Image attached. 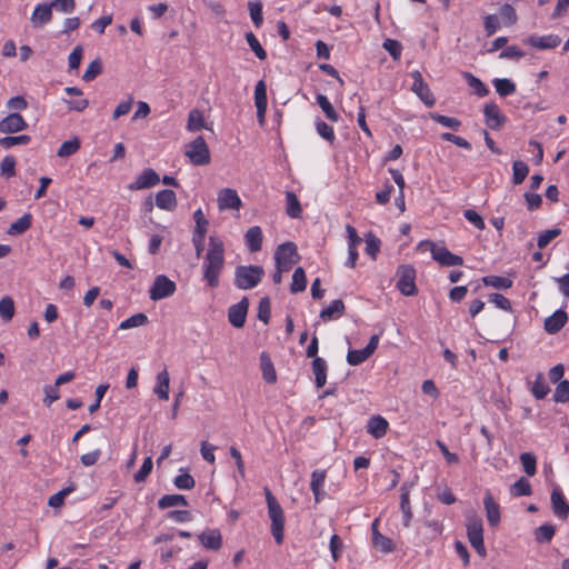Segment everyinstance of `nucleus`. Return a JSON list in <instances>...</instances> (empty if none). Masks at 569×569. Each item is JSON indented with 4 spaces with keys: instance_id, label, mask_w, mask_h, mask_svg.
Wrapping results in <instances>:
<instances>
[{
    "instance_id": "6",
    "label": "nucleus",
    "mask_w": 569,
    "mask_h": 569,
    "mask_svg": "<svg viewBox=\"0 0 569 569\" xmlns=\"http://www.w3.org/2000/svg\"><path fill=\"white\" fill-rule=\"evenodd\" d=\"M184 156L189 158L194 166H206L210 163V150L202 136L192 140L184 151Z\"/></svg>"
},
{
    "instance_id": "26",
    "label": "nucleus",
    "mask_w": 569,
    "mask_h": 569,
    "mask_svg": "<svg viewBox=\"0 0 569 569\" xmlns=\"http://www.w3.org/2000/svg\"><path fill=\"white\" fill-rule=\"evenodd\" d=\"M246 244L250 252H257L262 247V230L258 226H253L246 231L244 234Z\"/></svg>"
},
{
    "instance_id": "63",
    "label": "nucleus",
    "mask_w": 569,
    "mask_h": 569,
    "mask_svg": "<svg viewBox=\"0 0 569 569\" xmlns=\"http://www.w3.org/2000/svg\"><path fill=\"white\" fill-rule=\"evenodd\" d=\"M383 49L387 50L393 60H399L402 51V46L399 41L393 39H386L382 44Z\"/></svg>"
},
{
    "instance_id": "51",
    "label": "nucleus",
    "mask_w": 569,
    "mask_h": 569,
    "mask_svg": "<svg viewBox=\"0 0 569 569\" xmlns=\"http://www.w3.org/2000/svg\"><path fill=\"white\" fill-rule=\"evenodd\" d=\"M173 485L180 490H190L194 488L196 480L189 472H183L173 479Z\"/></svg>"
},
{
    "instance_id": "7",
    "label": "nucleus",
    "mask_w": 569,
    "mask_h": 569,
    "mask_svg": "<svg viewBox=\"0 0 569 569\" xmlns=\"http://www.w3.org/2000/svg\"><path fill=\"white\" fill-rule=\"evenodd\" d=\"M299 260L297 246L291 241L279 244L274 251L276 266H280L282 269H291Z\"/></svg>"
},
{
    "instance_id": "23",
    "label": "nucleus",
    "mask_w": 569,
    "mask_h": 569,
    "mask_svg": "<svg viewBox=\"0 0 569 569\" xmlns=\"http://www.w3.org/2000/svg\"><path fill=\"white\" fill-rule=\"evenodd\" d=\"M201 545L210 550H219L222 546V536L218 529H210L198 536Z\"/></svg>"
},
{
    "instance_id": "36",
    "label": "nucleus",
    "mask_w": 569,
    "mask_h": 569,
    "mask_svg": "<svg viewBox=\"0 0 569 569\" xmlns=\"http://www.w3.org/2000/svg\"><path fill=\"white\" fill-rule=\"evenodd\" d=\"M556 527L551 523H543L535 530V540L539 543L550 542L555 536Z\"/></svg>"
},
{
    "instance_id": "47",
    "label": "nucleus",
    "mask_w": 569,
    "mask_h": 569,
    "mask_svg": "<svg viewBox=\"0 0 569 569\" xmlns=\"http://www.w3.org/2000/svg\"><path fill=\"white\" fill-rule=\"evenodd\" d=\"M14 316V302L11 297L6 296L0 300V317L3 321H10Z\"/></svg>"
},
{
    "instance_id": "22",
    "label": "nucleus",
    "mask_w": 569,
    "mask_h": 569,
    "mask_svg": "<svg viewBox=\"0 0 569 569\" xmlns=\"http://www.w3.org/2000/svg\"><path fill=\"white\" fill-rule=\"evenodd\" d=\"M327 473L326 470L317 469L311 473L310 489L315 496V501L319 503L325 498L322 487L325 485Z\"/></svg>"
},
{
    "instance_id": "35",
    "label": "nucleus",
    "mask_w": 569,
    "mask_h": 569,
    "mask_svg": "<svg viewBox=\"0 0 569 569\" xmlns=\"http://www.w3.org/2000/svg\"><path fill=\"white\" fill-rule=\"evenodd\" d=\"M481 281L485 286L501 290H507L512 287V280L506 277L486 276L482 277Z\"/></svg>"
},
{
    "instance_id": "9",
    "label": "nucleus",
    "mask_w": 569,
    "mask_h": 569,
    "mask_svg": "<svg viewBox=\"0 0 569 569\" xmlns=\"http://www.w3.org/2000/svg\"><path fill=\"white\" fill-rule=\"evenodd\" d=\"M413 79V83L411 86V91L417 94V97L427 106L433 107L436 103V99L431 93L428 84L425 82L422 74L420 71L415 70L410 73Z\"/></svg>"
},
{
    "instance_id": "15",
    "label": "nucleus",
    "mask_w": 569,
    "mask_h": 569,
    "mask_svg": "<svg viewBox=\"0 0 569 569\" xmlns=\"http://www.w3.org/2000/svg\"><path fill=\"white\" fill-rule=\"evenodd\" d=\"M550 500L553 515L559 519L566 520L569 515V503L559 488L552 490Z\"/></svg>"
},
{
    "instance_id": "31",
    "label": "nucleus",
    "mask_w": 569,
    "mask_h": 569,
    "mask_svg": "<svg viewBox=\"0 0 569 569\" xmlns=\"http://www.w3.org/2000/svg\"><path fill=\"white\" fill-rule=\"evenodd\" d=\"M400 509L403 515V526L409 527L410 521L412 519V511H411L410 500H409V488L406 483H403L401 486Z\"/></svg>"
},
{
    "instance_id": "11",
    "label": "nucleus",
    "mask_w": 569,
    "mask_h": 569,
    "mask_svg": "<svg viewBox=\"0 0 569 569\" xmlns=\"http://www.w3.org/2000/svg\"><path fill=\"white\" fill-rule=\"evenodd\" d=\"M467 536L470 545L483 541V526L482 520L475 512L467 515L466 518Z\"/></svg>"
},
{
    "instance_id": "32",
    "label": "nucleus",
    "mask_w": 569,
    "mask_h": 569,
    "mask_svg": "<svg viewBox=\"0 0 569 569\" xmlns=\"http://www.w3.org/2000/svg\"><path fill=\"white\" fill-rule=\"evenodd\" d=\"M32 224V216L31 213H24L17 221L10 224L8 229V234L10 236H20L24 233Z\"/></svg>"
},
{
    "instance_id": "1",
    "label": "nucleus",
    "mask_w": 569,
    "mask_h": 569,
    "mask_svg": "<svg viewBox=\"0 0 569 569\" xmlns=\"http://www.w3.org/2000/svg\"><path fill=\"white\" fill-rule=\"evenodd\" d=\"M224 267V244L218 237L210 236L209 248L202 263V277L210 288L219 287V277Z\"/></svg>"
},
{
    "instance_id": "10",
    "label": "nucleus",
    "mask_w": 569,
    "mask_h": 569,
    "mask_svg": "<svg viewBox=\"0 0 569 569\" xmlns=\"http://www.w3.org/2000/svg\"><path fill=\"white\" fill-rule=\"evenodd\" d=\"M249 308V300L243 297L238 303L228 309V320L234 328H242L246 322Z\"/></svg>"
},
{
    "instance_id": "46",
    "label": "nucleus",
    "mask_w": 569,
    "mask_h": 569,
    "mask_svg": "<svg viewBox=\"0 0 569 569\" xmlns=\"http://www.w3.org/2000/svg\"><path fill=\"white\" fill-rule=\"evenodd\" d=\"M520 462L522 465L523 471L532 477L537 472V459L536 456L531 452H523L520 455Z\"/></svg>"
},
{
    "instance_id": "58",
    "label": "nucleus",
    "mask_w": 569,
    "mask_h": 569,
    "mask_svg": "<svg viewBox=\"0 0 569 569\" xmlns=\"http://www.w3.org/2000/svg\"><path fill=\"white\" fill-rule=\"evenodd\" d=\"M254 104L268 106L267 86L263 80H259L254 88Z\"/></svg>"
},
{
    "instance_id": "61",
    "label": "nucleus",
    "mask_w": 569,
    "mask_h": 569,
    "mask_svg": "<svg viewBox=\"0 0 569 569\" xmlns=\"http://www.w3.org/2000/svg\"><path fill=\"white\" fill-rule=\"evenodd\" d=\"M153 463L151 457H147L140 469L134 473L133 479L136 482H143L152 470Z\"/></svg>"
},
{
    "instance_id": "17",
    "label": "nucleus",
    "mask_w": 569,
    "mask_h": 569,
    "mask_svg": "<svg viewBox=\"0 0 569 569\" xmlns=\"http://www.w3.org/2000/svg\"><path fill=\"white\" fill-rule=\"evenodd\" d=\"M160 181L159 174L151 168L144 169L138 178L129 184L130 190H141L154 187Z\"/></svg>"
},
{
    "instance_id": "56",
    "label": "nucleus",
    "mask_w": 569,
    "mask_h": 569,
    "mask_svg": "<svg viewBox=\"0 0 569 569\" xmlns=\"http://www.w3.org/2000/svg\"><path fill=\"white\" fill-rule=\"evenodd\" d=\"M248 7H249V12H250V18H251L253 24L256 26V28H259L263 22L262 3L260 1L249 2Z\"/></svg>"
},
{
    "instance_id": "21",
    "label": "nucleus",
    "mask_w": 569,
    "mask_h": 569,
    "mask_svg": "<svg viewBox=\"0 0 569 569\" xmlns=\"http://www.w3.org/2000/svg\"><path fill=\"white\" fill-rule=\"evenodd\" d=\"M568 316L565 310H557L551 316L546 318L543 328L549 335L559 332L567 323Z\"/></svg>"
},
{
    "instance_id": "43",
    "label": "nucleus",
    "mask_w": 569,
    "mask_h": 569,
    "mask_svg": "<svg viewBox=\"0 0 569 569\" xmlns=\"http://www.w3.org/2000/svg\"><path fill=\"white\" fill-rule=\"evenodd\" d=\"M316 99H317V102H318L319 107L325 112L326 117L330 121L337 122L339 120V114L335 110L333 106L330 103L328 98L326 96H323V94H318Z\"/></svg>"
},
{
    "instance_id": "33",
    "label": "nucleus",
    "mask_w": 569,
    "mask_h": 569,
    "mask_svg": "<svg viewBox=\"0 0 569 569\" xmlns=\"http://www.w3.org/2000/svg\"><path fill=\"white\" fill-rule=\"evenodd\" d=\"M510 493L513 497H527L532 493V487L527 478L520 477L513 485H511Z\"/></svg>"
},
{
    "instance_id": "3",
    "label": "nucleus",
    "mask_w": 569,
    "mask_h": 569,
    "mask_svg": "<svg viewBox=\"0 0 569 569\" xmlns=\"http://www.w3.org/2000/svg\"><path fill=\"white\" fill-rule=\"evenodd\" d=\"M264 270L261 266H238L234 270V284L242 290L252 289L262 280Z\"/></svg>"
},
{
    "instance_id": "53",
    "label": "nucleus",
    "mask_w": 569,
    "mask_h": 569,
    "mask_svg": "<svg viewBox=\"0 0 569 569\" xmlns=\"http://www.w3.org/2000/svg\"><path fill=\"white\" fill-rule=\"evenodd\" d=\"M553 401L566 403L569 402V381L568 380H561L553 393Z\"/></svg>"
},
{
    "instance_id": "19",
    "label": "nucleus",
    "mask_w": 569,
    "mask_h": 569,
    "mask_svg": "<svg viewBox=\"0 0 569 569\" xmlns=\"http://www.w3.org/2000/svg\"><path fill=\"white\" fill-rule=\"evenodd\" d=\"M526 43L540 50L555 49L561 43V38L557 34L530 36Z\"/></svg>"
},
{
    "instance_id": "34",
    "label": "nucleus",
    "mask_w": 569,
    "mask_h": 569,
    "mask_svg": "<svg viewBox=\"0 0 569 569\" xmlns=\"http://www.w3.org/2000/svg\"><path fill=\"white\" fill-rule=\"evenodd\" d=\"M307 288V277L302 267H298L292 274V282L290 286V291L292 293H298L305 291Z\"/></svg>"
},
{
    "instance_id": "40",
    "label": "nucleus",
    "mask_w": 569,
    "mask_h": 569,
    "mask_svg": "<svg viewBox=\"0 0 569 569\" xmlns=\"http://www.w3.org/2000/svg\"><path fill=\"white\" fill-rule=\"evenodd\" d=\"M529 173V167L526 162L521 160H516L512 163V182L515 184H520L523 182L526 177Z\"/></svg>"
},
{
    "instance_id": "8",
    "label": "nucleus",
    "mask_w": 569,
    "mask_h": 569,
    "mask_svg": "<svg viewBox=\"0 0 569 569\" xmlns=\"http://www.w3.org/2000/svg\"><path fill=\"white\" fill-rule=\"evenodd\" d=\"M177 290L174 281L170 280L164 274H159L154 278L153 284L149 290V297L153 301L166 299L172 296Z\"/></svg>"
},
{
    "instance_id": "29",
    "label": "nucleus",
    "mask_w": 569,
    "mask_h": 569,
    "mask_svg": "<svg viewBox=\"0 0 569 569\" xmlns=\"http://www.w3.org/2000/svg\"><path fill=\"white\" fill-rule=\"evenodd\" d=\"M312 372L317 388H322L327 382V362L322 358L312 360Z\"/></svg>"
},
{
    "instance_id": "2",
    "label": "nucleus",
    "mask_w": 569,
    "mask_h": 569,
    "mask_svg": "<svg viewBox=\"0 0 569 569\" xmlns=\"http://www.w3.org/2000/svg\"><path fill=\"white\" fill-rule=\"evenodd\" d=\"M266 501L268 507V516L271 520V533L274 538V541L278 545L283 542V531H284V513L280 503L277 501L276 497L272 495L269 488H264Z\"/></svg>"
},
{
    "instance_id": "28",
    "label": "nucleus",
    "mask_w": 569,
    "mask_h": 569,
    "mask_svg": "<svg viewBox=\"0 0 569 569\" xmlns=\"http://www.w3.org/2000/svg\"><path fill=\"white\" fill-rule=\"evenodd\" d=\"M346 307L341 299L333 300L327 308L320 312V318L323 321L338 318L345 313Z\"/></svg>"
},
{
    "instance_id": "24",
    "label": "nucleus",
    "mask_w": 569,
    "mask_h": 569,
    "mask_svg": "<svg viewBox=\"0 0 569 569\" xmlns=\"http://www.w3.org/2000/svg\"><path fill=\"white\" fill-rule=\"evenodd\" d=\"M389 428V422L381 416H373L368 420L367 432L376 439L382 438Z\"/></svg>"
},
{
    "instance_id": "41",
    "label": "nucleus",
    "mask_w": 569,
    "mask_h": 569,
    "mask_svg": "<svg viewBox=\"0 0 569 569\" xmlns=\"http://www.w3.org/2000/svg\"><path fill=\"white\" fill-rule=\"evenodd\" d=\"M148 317L146 313L143 312H139V313H136L131 317H129L128 319H126L124 321H122L119 326V329L120 330H128V329H131V328H137V327H141V326H144L148 323Z\"/></svg>"
},
{
    "instance_id": "5",
    "label": "nucleus",
    "mask_w": 569,
    "mask_h": 569,
    "mask_svg": "<svg viewBox=\"0 0 569 569\" xmlns=\"http://www.w3.org/2000/svg\"><path fill=\"white\" fill-rule=\"evenodd\" d=\"M396 276V287L403 296L410 297L416 296L418 293V289L416 286V270L412 266H399Z\"/></svg>"
},
{
    "instance_id": "49",
    "label": "nucleus",
    "mask_w": 569,
    "mask_h": 569,
    "mask_svg": "<svg viewBox=\"0 0 569 569\" xmlns=\"http://www.w3.org/2000/svg\"><path fill=\"white\" fill-rule=\"evenodd\" d=\"M31 141L30 136L28 134H20V136H7L3 138H0V147L4 149H9L13 146L18 144H28Z\"/></svg>"
},
{
    "instance_id": "44",
    "label": "nucleus",
    "mask_w": 569,
    "mask_h": 569,
    "mask_svg": "<svg viewBox=\"0 0 569 569\" xmlns=\"http://www.w3.org/2000/svg\"><path fill=\"white\" fill-rule=\"evenodd\" d=\"M493 86L500 97H507L516 92V84L506 78L495 79Z\"/></svg>"
},
{
    "instance_id": "62",
    "label": "nucleus",
    "mask_w": 569,
    "mask_h": 569,
    "mask_svg": "<svg viewBox=\"0 0 569 569\" xmlns=\"http://www.w3.org/2000/svg\"><path fill=\"white\" fill-rule=\"evenodd\" d=\"M370 355L366 351V349L360 350H350L347 355V361L351 366H358L366 361Z\"/></svg>"
},
{
    "instance_id": "54",
    "label": "nucleus",
    "mask_w": 569,
    "mask_h": 569,
    "mask_svg": "<svg viewBox=\"0 0 569 569\" xmlns=\"http://www.w3.org/2000/svg\"><path fill=\"white\" fill-rule=\"evenodd\" d=\"M52 10L69 14L76 9V0H51L49 2Z\"/></svg>"
},
{
    "instance_id": "45",
    "label": "nucleus",
    "mask_w": 569,
    "mask_h": 569,
    "mask_svg": "<svg viewBox=\"0 0 569 569\" xmlns=\"http://www.w3.org/2000/svg\"><path fill=\"white\" fill-rule=\"evenodd\" d=\"M79 149L80 140L78 138H73L71 140L62 142V144L58 149L57 156L60 158H67L74 154Z\"/></svg>"
},
{
    "instance_id": "12",
    "label": "nucleus",
    "mask_w": 569,
    "mask_h": 569,
    "mask_svg": "<svg viewBox=\"0 0 569 569\" xmlns=\"http://www.w3.org/2000/svg\"><path fill=\"white\" fill-rule=\"evenodd\" d=\"M483 116L486 124L492 130H500L506 123V117L501 113L499 107L495 102L485 104Z\"/></svg>"
},
{
    "instance_id": "20",
    "label": "nucleus",
    "mask_w": 569,
    "mask_h": 569,
    "mask_svg": "<svg viewBox=\"0 0 569 569\" xmlns=\"http://www.w3.org/2000/svg\"><path fill=\"white\" fill-rule=\"evenodd\" d=\"M378 523L379 519H376L371 525L372 545L376 549L380 550L383 553L392 552L395 550V543L390 538L379 532Z\"/></svg>"
},
{
    "instance_id": "27",
    "label": "nucleus",
    "mask_w": 569,
    "mask_h": 569,
    "mask_svg": "<svg viewBox=\"0 0 569 569\" xmlns=\"http://www.w3.org/2000/svg\"><path fill=\"white\" fill-rule=\"evenodd\" d=\"M260 368L262 371V378L267 383H274L277 381V373L273 363L266 351L260 353Z\"/></svg>"
},
{
    "instance_id": "50",
    "label": "nucleus",
    "mask_w": 569,
    "mask_h": 569,
    "mask_svg": "<svg viewBox=\"0 0 569 569\" xmlns=\"http://www.w3.org/2000/svg\"><path fill=\"white\" fill-rule=\"evenodd\" d=\"M102 72V61L100 58L91 61L82 76V80L86 82L92 81L96 77H98Z\"/></svg>"
},
{
    "instance_id": "13",
    "label": "nucleus",
    "mask_w": 569,
    "mask_h": 569,
    "mask_svg": "<svg viewBox=\"0 0 569 569\" xmlns=\"http://www.w3.org/2000/svg\"><path fill=\"white\" fill-rule=\"evenodd\" d=\"M218 208L220 211L228 209L239 210L242 206V201L238 196L237 191L231 188H224L218 193Z\"/></svg>"
},
{
    "instance_id": "55",
    "label": "nucleus",
    "mask_w": 569,
    "mask_h": 569,
    "mask_svg": "<svg viewBox=\"0 0 569 569\" xmlns=\"http://www.w3.org/2000/svg\"><path fill=\"white\" fill-rule=\"evenodd\" d=\"M561 233L559 228H553L541 232L537 240V246L539 249L546 248L555 238H557Z\"/></svg>"
},
{
    "instance_id": "38",
    "label": "nucleus",
    "mask_w": 569,
    "mask_h": 569,
    "mask_svg": "<svg viewBox=\"0 0 569 569\" xmlns=\"http://www.w3.org/2000/svg\"><path fill=\"white\" fill-rule=\"evenodd\" d=\"M462 76L466 79L468 86L475 90V93L478 97H486L489 93L488 88L479 78L475 77L470 72H463Z\"/></svg>"
},
{
    "instance_id": "37",
    "label": "nucleus",
    "mask_w": 569,
    "mask_h": 569,
    "mask_svg": "<svg viewBox=\"0 0 569 569\" xmlns=\"http://www.w3.org/2000/svg\"><path fill=\"white\" fill-rule=\"evenodd\" d=\"M174 506H188V501L182 495H164L158 500L160 509H167Z\"/></svg>"
},
{
    "instance_id": "57",
    "label": "nucleus",
    "mask_w": 569,
    "mask_h": 569,
    "mask_svg": "<svg viewBox=\"0 0 569 569\" xmlns=\"http://www.w3.org/2000/svg\"><path fill=\"white\" fill-rule=\"evenodd\" d=\"M271 316V307L269 297H263L259 301L258 306V319L263 323H268Z\"/></svg>"
},
{
    "instance_id": "16",
    "label": "nucleus",
    "mask_w": 569,
    "mask_h": 569,
    "mask_svg": "<svg viewBox=\"0 0 569 569\" xmlns=\"http://www.w3.org/2000/svg\"><path fill=\"white\" fill-rule=\"evenodd\" d=\"M52 8L49 2L39 3L36 6L30 21L33 28H42L52 20Z\"/></svg>"
},
{
    "instance_id": "48",
    "label": "nucleus",
    "mask_w": 569,
    "mask_h": 569,
    "mask_svg": "<svg viewBox=\"0 0 569 569\" xmlns=\"http://www.w3.org/2000/svg\"><path fill=\"white\" fill-rule=\"evenodd\" d=\"M550 391L547 382L545 381L543 375L538 373L532 385L531 392L535 398L543 399Z\"/></svg>"
},
{
    "instance_id": "25",
    "label": "nucleus",
    "mask_w": 569,
    "mask_h": 569,
    "mask_svg": "<svg viewBox=\"0 0 569 569\" xmlns=\"http://www.w3.org/2000/svg\"><path fill=\"white\" fill-rule=\"evenodd\" d=\"M156 206L159 209L172 211L177 207L176 192L170 189L160 190L156 194Z\"/></svg>"
},
{
    "instance_id": "4",
    "label": "nucleus",
    "mask_w": 569,
    "mask_h": 569,
    "mask_svg": "<svg viewBox=\"0 0 569 569\" xmlns=\"http://www.w3.org/2000/svg\"><path fill=\"white\" fill-rule=\"evenodd\" d=\"M418 248L421 250L429 249L433 260H436L439 264L445 267H455L462 266L463 259L462 257L450 252L446 247L438 246L431 240H423L418 244Z\"/></svg>"
},
{
    "instance_id": "18",
    "label": "nucleus",
    "mask_w": 569,
    "mask_h": 569,
    "mask_svg": "<svg viewBox=\"0 0 569 569\" xmlns=\"http://www.w3.org/2000/svg\"><path fill=\"white\" fill-rule=\"evenodd\" d=\"M483 506L489 526L496 528L500 523L501 519L500 507L495 501L489 490L486 491V495L483 497Z\"/></svg>"
},
{
    "instance_id": "14",
    "label": "nucleus",
    "mask_w": 569,
    "mask_h": 569,
    "mask_svg": "<svg viewBox=\"0 0 569 569\" xmlns=\"http://www.w3.org/2000/svg\"><path fill=\"white\" fill-rule=\"evenodd\" d=\"M28 127L26 120L20 113L12 112L0 121V132L17 133Z\"/></svg>"
},
{
    "instance_id": "60",
    "label": "nucleus",
    "mask_w": 569,
    "mask_h": 569,
    "mask_svg": "<svg viewBox=\"0 0 569 569\" xmlns=\"http://www.w3.org/2000/svg\"><path fill=\"white\" fill-rule=\"evenodd\" d=\"M380 250V240L371 232L366 234V252L371 258L376 259L377 253Z\"/></svg>"
},
{
    "instance_id": "52",
    "label": "nucleus",
    "mask_w": 569,
    "mask_h": 569,
    "mask_svg": "<svg viewBox=\"0 0 569 569\" xmlns=\"http://www.w3.org/2000/svg\"><path fill=\"white\" fill-rule=\"evenodd\" d=\"M246 40H247L250 49L254 52V54L257 56V58L259 60H264L267 58L266 50L262 48L259 40L252 32L246 33Z\"/></svg>"
},
{
    "instance_id": "30",
    "label": "nucleus",
    "mask_w": 569,
    "mask_h": 569,
    "mask_svg": "<svg viewBox=\"0 0 569 569\" xmlns=\"http://www.w3.org/2000/svg\"><path fill=\"white\" fill-rule=\"evenodd\" d=\"M169 383L170 378L167 369H163L161 372L157 375V386L153 391L161 400L169 399Z\"/></svg>"
},
{
    "instance_id": "39",
    "label": "nucleus",
    "mask_w": 569,
    "mask_h": 569,
    "mask_svg": "<svg viewBox=\"0 0 569 569\" xmlns=\"http://www.w3.org/2000/svg\"><path fill=\"white\" fill-rule=\"evenodd\" d=\"M287 200V214L291 218H299L301 216L302 209L300 202L292 191L286 192Z\"/></svg>"
},
{
    "instance_id": "64",
    "label": "nucleus",
    "mask_w": 569,
    "mask_h": 569,
    "mask_svg": "<svg viewBox=\"0 0 569 569\" xmlns=\"http://www.w3.org/2000/svg\"><path fill=\"white\" fill-rule=\"evenodd\" d=\"M500 17L502 18V20L505 21V23L507 26H512L517 22V13H516V10L513 9V7L509 3H505L501 8H500Z\"/></svg>"
},
{
    "instance_id": "59",
    "label": "nucleus",
    "mask_w": 569,
    "mask_h": 569,
    "mask_svg": "<svg viewBox=\"0 0 569 569\" xmlns=\"http://www.w3.org/2000/svg\"><path fill=\"white\" fill-rule=\"evenodd\" d=\"M16 159L12 156H7L1 160L0 171L6 178L16 176Z\"/></svg>"
},
{
    "instance_id": "42",
    "label": "nucleus",
    "mask_w": 569,
    "mask_h": 569,
    "mask_svg": "<svg viewBox=\"0 0 569 569\" xmlns=\"http://www.w3.org/2000/svg\"><path fill=\"white\" fill-rule=\"evenodd\" d=\"M204 127H206L204 118H203V114L201 113V111H199L198 109L191 110L188 116L187 129L189 131L194 132Z\"/></svg>"
}]
</instances>
